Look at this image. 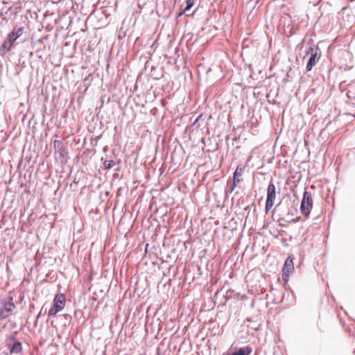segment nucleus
<instances>
[{
    "instance_id": "1",
    "label": "nucleus",
    "mask_w": 355,
    "mask_h": 355,
    "mask_svg": "<svg viewBox=\"0 0 355 355\" xmlns=\"http://www.w3.org/2000/svg\"><path fill=\"white\" fill-rule=\"evenodd\" d=\"M24 31V28L23 26H14L12 31L6 37L0 47L1 56L3 57L12 49L17 40L21 37Z\"/></svg>"
},
{
    "instance_id": "2",
    "label": "nucleus",
    "mask_w": 355,
    "mask_h": 355,
    "mask_svg": "<svg viewBox=\"0 0 355 355\" xmlns=\"http://www.w3.org/2000/svg\"><path fill=\"white\" fill-rule=\"evenodd\" d=\"M65 302L66 298L62 293L56 294L53 301V306L49 311V315H55L61 311L64 307Z\"/></svg>"
},
{
    "instance_id": "3",
    "label": "nucleus",
    "mask_w": 355,
    "mask_h": 355,
    "mask_svg": "<svg viewBox=\"0 0 355 355\" xmlns=\"http://www.w3.org/2000/svg\"><path fill=\"white\" fill-rule=\"evenodd\" d=\"M15 309L16 306L12 302V297H10L9 301H6V300H1L0 306V320L5 319L14 314Z\"/></svg>"
},
{
    "instance_id": "4",
    "label": "nucleus",
    "mask_w": 355,
    "mask_h": 355,
    "mask_svg": "<svg viewBox=\"0 0 355 355\" xmlns=\"http://www.w3.org/2000/svg\"><path fill=\"white\" fill-rule=\"evenodd\" d=\"M313 207V200L311 193L305 191L301 202L300 211L306 217L309 216Z\"/></svg>"
},
{
    "instance_id": "5",
    "label": "nucleus",
    "mask_w": 355,
    "mask_h": 355,
    "mask_svg": "<svg viewBox=\"0 0 355 355\" xmlns=\"http://www.w3.org/2000/svg\"><path fill=\"white\" fill-rule=\"evenodd\" d=\"M319 49L318 47H315L313 45H311L309 48L308 52L306 53V55L311 54V56L309 57L308 60V62L306 64V70L307 71H311L313 67L318 62L320 55H318Z\"/></svg>"
},
{
    "instance_id": "6",
    "label": "nucleus",
    "mask_w": 355,
    "mask_h": 355,
    "mask_svg": "<svg viewBox=\"0 0 355 355\" xmlns=\"http://www.w3.org/2000/svg\"><path fill=\"white\" fill-rule=\"evenodd\" d=\"M53 147L55 153L59 155L61 162H67L68 159V153L64 143L60 140H54Z\"/></svg>"
},
{
    "instance_id": "7",
    "label": "nucleus",
    "mask_w": 355,
    "mask_h": 355,
    "mask_svg": "<svg viewBox=\"0 0 355 355\" xmlns=\"http://www.w3.org/2000/svg\"><path fill=\"white\" fill-rule=\"evenodd\" d=\"M261 324L257 321L253 320L250 318H248L242 324L241 331H246V333H255L259 331Z\"/></svg>"
},
{
    "instance_id": "8",
    "label": "nucleus",
    "mask_w": 355,
    "mask_h": 355,
    "mask_svg": "<svg viewBox=\"0 0 355 355\" xmlns=\"http://www.w3.org/2000/svg\"><path fill=\"white\" fill-rule=\"evenodd\" d=\"M294 259L295 257L293 256H288L285 260L282 271L288 273H292L294 271Z\"/></svg>"
},
{
    "instance_id": "9",
    "label": "nucleus",
    "mask_w": 355,
    "mask_h": 355,
    "mask_svg": "<svg viewBox=\"0 0 355 355\" xmlns=\"http://www.w3.org/2000/svg\"><path fill=\"white\" fill-rule=\"evenodd\" d=\"M276 197V189L274 184L270 182L267 189V197L266 200L274 202Z\"/></svg>"
},
{
    "instance_id": "10",
    "label": "nucleus",
    "mask_w": 355,
    "mask_h": 355,
    "mask_svg": "<svg viewBox=\"0 0 355 355\" xmlns=\"http://www.w3.org/2000/svg\"><path fill=\"white\" fill-rule=\"evenodd\" d=\"M10 353H19L22 349V346L21 343L19 342H14L12 344L8 343V344Z\"/></svg>"
},
{
    "instance_id": "11",
    "label": "nucleus",
    "mask_w": 355,
    "mask_h": 355,
    "mask_svg": "<svg viewBox=\"0 0 355 355\" xmlns=\"http://www.w3.org/2000/svg\"><path fill=\"white\" fill-rule=\"evenodd\" d=\"M243 170H244V167H242V166H238L234 173V175H233V182H241V179L239 178L242 174H243Z\"/></svg>"
},
{
    "instance_id": "12",
    "label": "nucleus",
    "mask_w": 355,
    "mask_h": 355,
    "mask_svg": "<svg viewBox=\"0 0 355 355\" xmlns=\"http://www.w3.org/2000/svg\"><path fill=\"white\" fill-rule=\"evenodd\" d=\"M101 161L103 162V167L105 170H109L116 165L115 161L112 160V159H111V160L105 159L104 160L103 158H101Z\"/></svg>"
},
{
    "instance_id": "13",
    "label": "nucleus",
    "mask_w": 355,
    "mask_h": 355,
    "mask_svg": "<svg viewBox=\"0 0 355 355\" xmlns=\"http://www.w3.org/2000/svg\"><path fill=\"white\" fill-rule=\"evenodd\" d=\"M195 0H187L186 1V7L183 10V12H186L187 10H190L194 5Z\"/></svg>"
},
{
    "instance_id": "14",
    "label": "nucleus",
    "mask_w": 355,
    "mask_h": 355,
    "mask_svg": "<svg viewBox=\"0 0 355 355\" xmlns=\"http://www.w3.org/2000/svg\"><path fill=\"white\" fill-rule=\"evenodd\" d=\"M274 205V202L266 200V205H265V211L266 214L268 212V211Z\"/></svg>"
},
{
    "instance_id": "15",
    "label": "nucleus",
    "mask_w": 355,
    "mask_h": 355,
    "mask_svg": "<svg viewBox=\"0 0 355 355\" xmlns=\"http://www.w3.org/2000/svg\"><path fill=\"white\" fill-rule=\"evenodd\" d=\"M291 273H288L286 272L282 271V279L284 282H287L288 281V278Z\"/></svg>"
},
{
    "instance_id": "16",
    "label": "nucleus",
    "mask_w": 355,
    "mask_h": 355,
    "mask_svg": "<svg viewBox=\"0 0 355 355\" xmlns=\"http://www.w3.org/2000/svg\"><path fill=\"white\" fill-rule=\"evenodd\" d=\"M202 116V114H200L195 120L193 122V123L191 124V127H194L196 123H198V121L200 120V119Z\"/></svg>"
},
{
    "instance_id": "17",
    "label": "nucleus",
    "mask_w": 355,
    "mask_h": 355,
    "mask_svg": "<svg viewBox=\"0 0 355 355\" xmlns=\"http://www.w3.org/2000/svg\"><path fill=\"white\" fill-rule=\"evenodd\" d=\"M237 183L238 182H234L232 181V186L230 188V193H232L234 191V188H235V187H236Z\"/></svg>"
},
{
    "instance_id": "18",
    "label": "nucleus",
    "mask_w": 355,
    "mask_h": 355,
    "mask_svg": "<svg viewBox=\"0 0 355 355\" xmlns=\"http://www.w3.org/2000/svg\"><path fill=\"white\" fill-rule=\"evenodd\" d=\"M0 19H1L3 21L6 20V17L3 12H0Z\"/></svg>"
},
{
    "instance_id": "19",
    "label": "nucleus",
    "mask_w": 355,
    "mask_h": 355,
    "mask_svg": "<svg viewBox=\"0 0 355 355\" xmlns=\"http://www.w3.org/2000/svg\"><path fill=\"white\" fill-rule=\"evenodd\" d=\"M43 309H44V306L41 309V311H40V313L38 314L37 317L40 316V315L42 314V312L43 311Z\"/></svg>"
},
{
    "instance_id": "20",
    "label": "nucleus",
    "mask_w": 355,
    "mask_h": 355,
    "mask_svg": "<svg viewBox=\"0 0 355 355\" xmlns=\"http://www.w3.org/2000/svg\"><path fill=\"white\" fill-rule=\"evenodd\" d=\"M183 13V11L181 12H179L178 15V17H180Z\"/></svg>"
},
{
    "instance_id": "21",
    "label": "nucleus",
    "mask_w": 355,
    "mask_h": 355,
    "mask_svg": "<svg viewBox=\"0 0 355 355\" xmlns=\"http://www.w3.org/2000/svg\"><path fill=\"white\" fill-rule=\"evenodd\" d=\"M112 328H113V324H112H112H110V329H111V331H113V330H112Z\"/></svg>"
},
{
    "instance_id": "22",
    "label": "nucleus",
    "mask_w": 355,
    "mask_h": 355,
    "mask_svg": "<svg viewBox=\"0 0 355 355\" xmlns=\"http://www.w3.org/2000/svg\"><path fill=\"white\" fill-rule=\"evenodd\" d=\"M279 206H280V204H278V205L276 206L275 209H276L277 207H279Z\"/></svg>"
}]
</instances>
